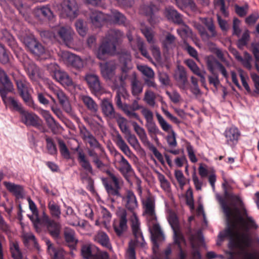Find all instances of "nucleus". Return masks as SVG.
Returning a JSON list of instances; mask_svg holds the SVG:
<instances>
[{"label": "nucleus", "instance_id": "f257e3e1", "mask_svg": "<svg viewBox=\"0 0 259 259\" xmlns=\"http://www.w3.org/2000/svg\"><path fill=\"white\" fill-rule=\"evenodd\" d=\"M218 199L227 218L228 227L219 234L217 244L220 245L224 238L228 237L229 247L237 249L243 259H259V252H249L247 250L252 244L256 242L259 245L258 237L254 240L252 238V234L259 229V226L248 215L240 198L231 194L228 196L227 201L219 196Z\"/></svg>", "mask_w": 259, "mask_h": 259}, {"label": "nucleus", "instance_id": "f03ea898", "mask_svg": "<svg viewBox=\"0 0 259 259\" xmlns=\"http://www.w3.org/2000/svg\"><path fill=\"white\" fill-rule=\"evenodd\" d=\"M144 213L147 215L148 225L152 237L153 251L152 259H161L158 253V240H164V235L157 222L155 212V199L150 196L146 197L142 201Z\"/></svg>", "mask_w": 259, "mask_h": 259}, {"label": "nucleus", "instance_id": "7ed1b4c3", "mask_svg": "<svg viewBox=\"0 0 259 259\" xmlns=\"http://www.w3.org/2000/svg\"><path fill=\"white\" fill-rule=\"evenodd\" d=\"M125 57L124 66L121 68V74L118 76H115L117 64L114 61H109L99 64L103 77L106 80L110 81V86L113 90L120 89L123 90L125 84V80L127 77V73L129 69V67L126 66L131 61V56L128 54H126Z\"/></svg>", "mask_w": 259, "mask_h": 259}, {"label": "nucleus", "instance_id": "20e7f679", "mask_svg": "<svg viewBox=\"0 0 259 259\" xmlns=\"http://www.w3.org/2000/svg\"><path fill=\"white\" fill-rule=\"evenodd\" d=\"M123 37V33L118 30H110L99 47L97 56L100 60H104L106 55H114L116 53L117 45Z\"/></svg>", "mask_w": 259, "mask_h": 259}, {"label": "nucleus", "instance_id": "39448f33", "mask_svg": "<svg viewBox=\"0 0 259 259\" xmlns=\"http://www.w3.org/2000/svg\"><path fill=\"white\" fill-rule=\"evenodd\" d=\"M13 78L18 91L24 102L30 107L33 106V101L29 94L30 84L27 81L26 77L18 73L13 74Z\"/></svg>", "mask_w": 259, "mask_h": 259}, {"label": "nucleus", "instance_id": "423d86ee", "mask_svg": "<svg viewBox=\"0 0 259 259\" xmlns=\"http://www.w3.org/2000/svg\"><path fill=\"white\" fill-rule=\"evenodd\" d=\"M61 7V16L70 20H74L79 14V6L76 0H63Z\"/></svg>", "mask_w": 259, "mask_h": 259}, {"label": "nucleus", "instance_id": "0eeeda50", "mask_svg": "<svg viewBox=\"0 0 259 259\" xmlns=\"http://www.w3.org/2000/svg\"><path fill=\"white\" fill-rule=\"evenodd\" d=\"M156 116L162 130L165 132L170 133V134L167 135L166 138V141L169 147L170 148L176 147L177 146L176 134L173 130L171 125L160 114L156 113Z\"/></svg>", "mask_w": 259, "mask_h": 259}, {"label": "nucleus", "instance_id": "6e6552de", "mask_svg": "<svg viewBox=\"0 0 259 259\" xmlns=\"http://www.w3.org/2000/svg\"><path fill=\"white\" fill-rule=\"evenodd\" d=\"M49 89L57 97L60 104L63 109L69 114L72 113V109L68 98L63 91L54 84H50Z\"/></svg>", "mask_w": 259, "mask_h": 259}, {"label": "nucleus", "instance_id": "1a4fd4ad", "mask_svg": "<svg viewBox=\"0 0 259 259\" xmlns=\"http://www.w3.org/2000/svg\"><path fill=\"white\" fill-rule=\"evenodd\" d=\"M0 81L3 84L0 87V95L4 103H6L7 94L14 90V86L5 71L0 68Z\"/></svg>", "mask_w": 259, "mask_h": 259}, {"label": "nucleus", "instance_id": "9d476101", "mask_svg": "<svg viewBox=\"0 0 259 259\" xmlns=\"http://www.w3.org/2000/svg\"><path fill=\"white\" fill-rule=\"evenodd\" d=\"M21 39L33 54L40 56L45 53V48L33 36L21 37Z\"/></svg>", "mask_w": 259, "mask_h": 259}, {"label": "nucleus", "instance_id": "9b49d317", "mask_svg": "<svg viewBox=\"0 0 259 259\" xmlns=\"http://www.w3.org/2000/svg\"><path fill=\"white\" fill-rule=\"evenodd\" d=\"M50 67L53 66L55 70L54 71V78L64 87H74L75 84L71 78L65 72L57 70L58 65L55 63L51 64Z\"/></svg>", "mask_w": 259, "mask_h": 259}, {"label": "nucleus", "instance_id": "f8f14e48", "mask_svg": "<svg viewBox=\"0 0 259 259\" xmlns=\"http://www.w3.org/2000/svg\"><path fill=\"white\" fill-rule=\"evenodd\" d=\"M226 144L234 147L238 143L241 136L239 130L234 126L227 127L223 133Z\"/></svg>", "mask_w": 259, "mask_h": 259}, {"label": "nucleus", "instance_id": "ddd939ff", "mask_svg": "<svg viewBox=\"0 0 259 259\" xmlns=\"http://www.w3.org/2000/svg\"><path fill=\"white\" fill-rule=\"evenodd\" d=\"M95 247L91 244H85L81 248V254L85 259H108V254L106 252L94 253Z\"/></svg>", "mask_w": 259, "mask_h": 259}, {"label": "nucleus", "instance_id": "4468645a", "mask_svg": "<svg viewBox=\"0 0 259 259\" xmlns=\"http://www.w3.org/2000/svg\"><path fill=\"white\" fill-rule=\"evenodd\" d=\"M22 63L30 79L32 81H37L40 77L38 68L27 57L24 59Z\"/></svg>", "mask_w": 259, "mask_h": 259}, {"label": "nucleus", "instance_id": "2eb2a0df", "mask_svg": "<svg viewBox=\"0 0 259 259\" xmlns=\"http://www.w3.org/2000/svg\"><path fill=\"white\" fill-rule=\"evenodd\" d=\"M57 33L63 42L68 47L73 45L74 32L70 27H61L57 30Z\"/></svg>", "mask_w": 259, "mask_h": 259}, {"label": "nucleus", "instance_id": "dca6fc26", "mask_svg": "<svg viewBox=\"0 0 259 259\" xmlns=\"http://www.w3.org/2000/svg\"><path fill=\"white\" fill-rule=\"evenodd\" d=\"M174 78L178 83L179 87L183 90L188 89V79L187 73L184 67L178 65L174 73Z\"/></svg>", "mask_w": 259, "mask_h": 259}, {"label": "nucleus", "instance_id": "f3484780", "mask_svg": "<svg viewBox=\"0 0 259 259\" xmlns=\"http://www.w3.org/2000/svg\"><path fill=\"white\" fill-rule=\"evenodd\" d=\"M120 218L118 223L113 225L114 230L118 236H120L127 228L126 212L124 209H120L117 212Z\"/></svg>", "mask_w": 259, "mask_h": 259}, {"label": "nucleus", "instance_id": "a211bd4d", "mask_svg": "<svg viewBox=\"0 0 259 259\" xmlns=\"http://www.w3.org/2000/svg\"><path fill=\"white\" fill-rule=\"evenodd\" d=\"M90 19L94 27H100L107 22V20H109V16L100 11L94 10L91 12Z\"/></svg>", "mask_w": 259, "mask_h": 259}, {"label": "nucleus", "instance_id": "6ab92c4d", "mask_svg": "<svg viewBox=\"0 0 259 259\" xmlns=\"http://www.w3.org/2000/svg\"><path fill=\"white\" fill-rule=\"evenodd\" d=\"M140 223L138 217L135 213H134L132 224L133 233L135 236L136 243L138 244H140L141 246H144L145 242L140 228Z\"/></svg>", "mask_w": 259, "mask_h": 259}, {"label": "nucleus", "instance_id": "aec40b11", "mask_svg": "<svg viewBox=\"0 0 259 259\" xmlns=\"http://www.w3.org/2000/svg\"><path fill=\"white\" fill-rule=\"evenodd\" d=\"M158 10V8L154 5H150L148 7L143 6L140 8L141 13L149 17L148 21L151 25H154L159 21V18L155 15V13Z\"/></svg>", "mask_w": 259, "mask_h": 259}, {"label": "nucleus", "instance_id": "412c9836", "mask_svg": "<svg viewBox=\"0 0 259 259\" xmlns=\"http://www.w3.org/2000/svg\"><path fill=\"white\" fill-rule=\"evenodd\" d=\"M21 120L26 125L37 126L39 125L38 117L36 115L23 109L20 113Z\"/></svg>", "mask_w": 259, "mask_h": 259}, {"label": "nucleus", "instance_id": "4be33fe9", "mask_svg": "<svg viewBox=\"0 0 259 259\" xmlns=\"http://www.w3.org/2000/svg\"><path fill=\"white\" fill-rule=\"evenodd\" d=\"M110 178L112 180V183L104 182V186L109 195L118 196L119 195V184L118 179L114 175L111 174Z\"/></svg>", "mask_w": 259, "mask_h": 259}, {"label": "nucleus", "instance_id": "5701e85b", "mask_svg": "<svg viewBox=\"0 0 259 259\" xmlns=\"http://www.w3.org/2000/svg\"><path fill=\"white\" fill-rule=\"evenodd\" d=\"M63 58L67 63L77 69H80L83 66V61L79 56L69 52L63 53Z\"/></svg>", "mask_w": 259, "mask_h": 259}, {"label": "nucleus", "instance_id": "b1692460", "mask_svg": "<svg viewBox=\"0 0 259 259\" xmlns=\"http://www.w3.org/2000/svg\"><path fill=\"white\" fill-rule=\"evenodd\" d=\"M207 66L212 73H213L215 69H218L226 79L229 78V74L225 67L215 59H209L207 61Z\"/></svg>", "mask_w": 259, "mask_h": 259}, {"label": "nucleus", "instance_id": "393cba45", "mask_svg": "<svg viewBox=\"0 0 259 259\" xmlns=\"http://www.w3.org/2000/svg\"><path fill=\"white\" fill-rule=\"evenodd\" d=\"M33 13L38 19H40L41 16L49 21L52 20L54 17L53 12L48 6L36 7L33 10Z\"/></svg>", "mask_w": 259, "mask_h": 259}, {"label": "nucleus", "instance_id": "a878e982", "mask_svg": "<svg viewBox=\"0 0 259 259\" xmlns=\"http://www.w3.org/2000/svg\"><path fill=\"white\" fill-rule=\"evenodd\" d=\"M46 226L50 234L54 238H57L60 232L61 225L47 217L44 219Z\"/></svg>", "mask_w": 259, "mask_h": 259}, {"label": "nucleus", "instance_id": "bb28decb", "mask_svg": "<svg viewBox=\"0 0 259 259\" xmlns=\"http://www.w3.org/2000/svg\"><path fill=\"white\" fill-rule=\"evenodd\" d=\"M4 186L7 189L12 193L17 199L22 198L24 195L23 187L20 185H17L9 182H4Z\"/></svg>", "mask_w": 259, "mask_h": 259}, {"label": "nucleus", "instance_id": "cd10ccee", "mask_svg": "<svg viewBox=\"0 0 259 259\" xmlns=\"http://www.w3.org/2000/svg\"><path fill=\"white\" fill-rule=\"evenodd\" d=\"M85 80L92 92L99 93L101 90V85L98 76L94 74H88L85 76Z\"/></svg>", "mask_w": 259, "mask_h": 259}, {"label": "nucleus", "instance_id": "c85d7f7f", "mask_svg": "<svg viewBox=\"0 0 259 259\" xmlns=\"http://www.w3.org/2000/svg\"><path fill=\"white\" fill-rule=\"evenodd\" d=\"M120 160L119 161V167L118 170L125 178H127L134 172V170L128 161L120 154Z\"/></svg>", "mask_w": 259, "mask_h": 259}, {"label": "nucleus", "instance_id": "c756f323", "mask_svg": "<svg viewBox=\"0 0 259 259\" xmlns=\"http://www.w3.org/2000/svg\"><path fill=\"white\" fill-rule=\"evenodd\" d=\"M167 220L174 231L175 242L179 243V241L178 240V238L182 235L178 231L179 222L176 214L174 213H169Z\"/></svg>", "mask_w": 259, "mask_h": 259}, {"label": "nucleus", "instance_id": "7c9ffc66", "mask_svg": "<svg viewBox=\"0 0 259 259\" xmlns=\"http://www.w3.org/2000/svg\"><path fill=\"white\" fill-rule=\"evenodd\" d=\"M123 199L126 201L125 207L128 210L133 211L138 208V202L133 192L128 191Z\"/></svg>", "mask_w": 259, "mask_h": 259}, {"label": "nucleus", "instance_id": "2f4dec72", "mask_svg": "<svg viewBox=\"0 0 259 259\" xmlns=\"http://www.w3.org/2000/svg\"><path fill=\"white\" fill-rule=\"evenodd\" d=\"M94 240L108 249H110L112 248L108 236L103 231L98 232L94 236Z\"/></svg>", "mask_w": 259, "mask_h": 259}, {"label": "nucleus", "instance_id": "473e14b6", "mask_svg": "<svg viewBox=\"0 0 259 259\" xmlns=\"http://www.w3.org/2000/svg\"><path fill=\"white\" fill-rule=\"evenodd\" d=\"M46 242L48 253L53 259H63L64 251L62 249L54 248L49 240H46Z\"/></svg>", "mask_w": 259, "mask_h": 259}, {"label": "nucleus", "instance_id": "72a5a7b5", "mask_svg": "<svg viewBox=\"0 0 259 259\" xmlns=\"http://www.w3.org/2000/svg\"><path fill=\"white\" fill-rule=\"evenodd\" d=\"M102 112L104 114L110 118L115 117V112L112 104L106 99L103 100L101 104Z\"/></svg>", "mask_w": 259, "mask_h": 259}, {"label": "nucleus", "instance_id": "f704fd0d", "mask_svg": "<svg viewBox=\"0 0 259 259\" xmlns=\"http://www.w3.org/2000/svg\"><path fill=\"white\" fill-rule=\"evenodd\" d=\"M157 98H159V101L161 103L163 102L161 96L158 94H155L150 90H147L145 93L144 100L149 106L154 107L155 105V100Z\"/></svg>", "mask_w": 259, "mask_h": 259}, {"label": "nucleus", "instance_id": "c9c22d12", "mask_svg": "<svg viewBox=\"0 0 259 259\" xmlns=\"http://www.w3.org/2000/svg\"><path fill=\"white\" fill-rule=\"evenodd\" d=\"M78 161L81 167L90 173H93L92 165L82 150L78 151Z\"/></svg>", "mask_w": 259, "mask_h": 259}, {"label": "nucleus", "instance_id": "e433bc0d", "mask_svg": "<svg viewBox=\"0 0 259 259\" xmlns=\"http://www.w3.org/2000/svg\"><path fill=\"white\" fill-rule=\"evenodd\" d=\"M22 237L24 244L26 246L32 245L34 247L39 249V245L34 235L31 232H23Z\"/></svg>", "mask_w": 259, "mask_h": 259}, {"label": "nucleus", "instance_id": "4c0bfd02", "mask_svg": "<svg viewBox=\"0 0 259 259\" xmlns=\"http://www.w3.org/2000/svg\"><path fill=\"white\" fill-rule=\"evenodd\" d=\"M114 141L124 154L128 157L131 156L132 152L119 134H117L115 137Z\"/></svg>", "mask_w": 259, "mask_h": 259}, {"label": "nucleus", "instance_id": "58836bf2", "mask_svg": "<svg viewBox=\"0 0 259 259\" xmlns=\"http://www.w3.org/2000/svg\"><path fill=\"white\" fill-rule=\"evenodd\" d=\"M108 16H109V20H107V22L110 23L122 24H124L125 22V17L116 10L112 11L111 14L108 15Z\"/></svg>", "mask_w": 259, "mask_h": 259}, {"label": "nucleus", "instance_id": "ea45409f", "mask_svg": "<svg viewBox=\"0 0 259 259\" xmlns=\"http://www.w3.org/2000/svg\"><path fill=\"white\" fill-rule=\"evenodd\" d=\"M132 125L134 131L139 136L140 140L144 144L149 143V140L144 128L140 126L136 122H133Z\"/></svg>", "mask_w": 259, "mask_h": 259}, {"label": "nucleus", "instance_id": "a19ab883", "mask_svg": "<svg viewBox=\"0 0 259 259\" xmlns=\"http://www.w3.org/2000/svg\"><path fill=\"white\" fill-rule=\"evenodd\" d=\"M165 15L168 20H171L176 23L181 24L183 22L180 15L175 10L172 9L166 10Z\"/></svg>", "mask_w": 259, "mask_h": 259}, {"label": "nucleus", "instance_id": "79ce46f5", "mask_svg": "<svg viewBox=\"0 0 259 259\" xmlns=\"http://www.w3.org/2000/svg\"><path fill=\"white\" fill-rule=\"evenodd\" d=\"M64 236L67 242L70 243L71 246L75 245L78 240L75 237V232L69 228H65L64 230Z\"/></svg>", "mask_w": 259, "mask_h": 259}, {"label": "nucleus", "instance_id": "37998d69", "mask_svg": "<svg viewBox=\"0 0 259 259\" xmlns=\"http://www.w3.org/2000/svg\"><path fill=\"white\" fill-rule=\"evenodd\" d=\"M141 31L149 44H154L155 43L154 32L151 28L141 24Z\"/></svg>", "mask_w": 259, "mask_h": 259}, {"label": "nucleus", "instance_id": "c03bdc74", "mask_svg": "<svg viewBox=\"0 0 259 259\" xmlns=\"http://www.w3.org/2000/svg\"><path fill=\"white\" fill-rule=\"evenodd\" d=\"M14 4L15 6V7L17 8V9L19 10V12L22 15L25 20L27 21L28 23H32V21L31 19V17L30 16L29 13L28 11L25 12L24 11L22 1L14 0Z\"/></svg>", "mask_w": 259, "mask_h": 259}, {"label": "nucleus", "instance_id": "a18cd8bd", "mask_svg": "<svg viewBox=\"0 0 259 259\" xmlns=\"http://www.w3.org/2000/svg\"><path fill=\"white\" fill-rule=\"evenodd\" d=\"M158 180L160 183V187L166 193L171 191L170 184L166 179L165 177L159 172H157Z\"/></svg>", "mask_w": 259, "mask_h": 259}, {"label": "nucleus", "instance_id": "49530a36", "mask_svg": "<svg viewBox=\"0 0 259 259\" xmlns=\"http://www.w3.org/2000/svg\"><path fill=\"white\" fill-rule=\"evenodd\" d=\"M40 113L45 118L49 127L53 131L57 126V124L55 119L51 115L50 112L47 110H41Z\"/></svg>", "mask_w": 259, "mask_h": 259}, {"label": "nucleus", "instance_id": "de8ad7c7", "mask_svg": "<svg viewBox=\"0 0 259 259\" xmlns=\"http://www.w3.org/2000/svg\"><path fill=\"white\" fill-rule=\"evenodd\" d=\"M239 77L240 78L243 87L244 88L245 90L248 93H250L251 90L247 82L249 79L248 76L246 72H245L242 69L239 68L237 69Z\"/></svg>", "mask_w": 259, "mask_h": 259}, {"label": "nucleus", "instance_id": "09e8293b", "mask_svg": "<svg viewBox=\"0 0 259 259\" xmlns=\"http://www.w3.org/2000/svg\"><path fill=\"white\" fill-rule=\"evenodd\" d=\"M82 100L89 110L93 112H96L98 110V105L95 101L87 96H83L81 97Z\"/></svg>", "mask_w": 259, "mask_h": 259}, {"label": "nucleus", "instance_id": "8fccbe9b", "mask_svg": "<svg viewBox=\"0 0 259 259\" xmlns=\"http://www.w3.org/2000/svg\"><path fill=\"white\" fill-rule=\"evenodd\" d=\"M48 208L50 211L51 215L53 217H55L57 219L60 218L61 214L60 207L54 201H51L49 202L48 204Z\"/></svg>", "mask_w": 259, "mask_h": 259}, {"label": "nucleus", "instance_id": "3c124183", "mask_svg": "<svg viewBox=\"0 0 259 259\" xmlns=\"http://www.w3.org/2000/svg\"><path fill=\"white\" fill-rule=\"evenodd\" d=\"M136 44L137 45V47L139 51H140V52L141 53L142 55L145 58H147L148 59H151V58L148 53V51L147 50L146 47L143 40L141 38L138 37L136 39Z\"/></svg>", "mask_w": 259, "mask_h": 259}, {"label": "nucleus", "instance_id": "603ef678", "mask_svg": "<svg viewBox=\"0 0 259 259\" xmlns=\"http://www.w3.org/2000/svg\"><path fill=\"white\" fill-rule=\"evenodd\" d=\"M75 26L78 34L82 36H84L87 32V27L84 21L81 19H78L75 22Z\"/></svg>", "mask_w": 259, "mask_h": 259}, {"label": "nucleus", "instance_id": "864d4df0", "mask_svg": "<svg viewBox=\"0 0 259 259\" xmlns=\"http://www.w3.org/2000/svg\"><path fill=\"white\" fill-rule=\"evenodd\" d=\"M138 69L147 78H154V72L150 67L143 65H138Z\"/></svg>", "mask_w": 259, "mask_h": 259}, {"label": "nucleus", "instance_id": "5fc2aeb1", "mask_svg": "<svg viewBox=\"0 0 259 259\" xmlns=\"http://www.w3.org/2000/svg\"><path fill=\"white\" fill-rule=\"evenodd\" d=\"M176 37L171 34H168L163 41V46L166 49H172L176 46Z\"/></svg>", "mask_w": 259, "mask_h": 259}, {"label": "nucleus", "instance_id": "6e6d98bb", "mask_svg": "<svg viewBox=\"0 0 259 259\" xmlns=\"http://www.w3.org/2000/svg\"><path fill=\"white\" fill-rule=\"evenodd\" d=\"M178 7L183 10L184 8L189 7L191 9L194 10L196 5L192 0H175Z\"/></svg>", "mask_w": 259, "mask_h": 259}, {"label": "nucleus", "instance_id": "4d7b16f0", "mask_svg": "<svg viewBox=\"0 0 259 259\" xmlns=\"http://www.w3.org/2000/svg\"><path fill=\"white\" fill-rule=\"evenodd\" d=\"M146 126L151 137L161 133L154 121L146 123Z\"/></svg>", "mask_w": 259, "mask_h": 259}, {"label": "nucleus", "instance_id": "13d9d810", "mask_svg": "<svg viewBox=\"0 0 259 259\" xmlns=\"http://www.w3.org/2000/svg\"><path fill=\"white\" fill-rule=\"evenodd\" d=\"M122 110L124 111L125 114L130 118H134L137 120H140L139 115L135 112L133 109L131 105L124 104L122 107Z\"/></svg>", "mask_w": 259, "mask_h": 259}, {"label": "nucleus", "instance_id": "bf43d9fd", "mask_svg": "<svg viewBox=\"0 0 259 259\" xmlns=\"http://www.w3.org/2000/svg\"><path fill=\"white\" fill-rule=\"evenodd\" d=\"M252 58L251 56L247 52H245L244 53V56L242 57V60L240 61V62L243 65V66L249 70L252 69L251 61Z\"/></svg>", "mask_w": 259, "mask_h": 259}, {"label": "nucleus", "instance_id": "052dcab7", "mask_svg": "<svg viewBox=\"0 0 259 259\" xmlns=\"http://www.w3.org/2000/svg\"><path fill=\"white\" fill-rule=\"evenodd\" d=\"M204 23L210 32V35H207V37L208 38L209 37H215L217 35V32L215 31V26L213 24L212 19H207L206 18H205Z\"/></svg>", "mask_w": 259, "mask_h": 259}, {"label": "nucleus", "instance_id": "680f3d73", "mask_svg": "<svg viewBox=\"0 0 259 259\" xmlns=\"http://www.w3.org/2000/svg\"><path fill=\"white\" fill-rule=\"evenodd\" d=\"M186 148L190 161L192 163L197 162L198 159L195 155V151L193 146L190 143H188L186 144Z\"/></svg>", "mask_w": 259, "mask_h": 259}, {"label": "nucleus", "instance_id": "e2e57ef3", "mask_svg": "<svg viewBox=\"0 0 259 259\" xmlns=\"http://www.w3.org/2000/svg\"><path fill=\"white\" fill-rule=\"evenodd\" d=\"M117 122L121 131L124 134H129L130 130L127 125V121L125 118L122 117H119L117 119Z\"/></svg>", "mask_w": 259, "mask_h": 259}, {"label": "nucleus", "instance_id": "0e129e2a", "mask_svg": "<svg viewBox=\"0 0 259 259\" xmlns=\"http://www.w3.org/2000/svg\"><path fill=\"white\" fill-rule=\"evenodd\" d=\"M125 138L128 141V143L135 149H138L140 147V144L136 137L131 134V131L129 134L125 135Z\"/></svg>", "mask_w": 259, "mask_h": 259}, {"label": "nucleus", "instance_id": "69168bd1", "mask_svg": "<svg viewBox=\"0 0 259 259\" xmlns=\"http://www.w3.org/2000/svg\"><path fill=\"white\" fill-rule=\"evenodd\" d=\"M250 38L249 32L248 30H246L243 33L242 37L238 40L237 42L238 47L239 49H243V48L245 46Z\"/></svg>", "mask_w": 259, "mask_h": 259}, {"label": "nucleus", "instance_id": "338daca9", "mask_svg": "<svg viewBox=\"0 0 259 259\" xmlns=\"http://www.w3.org/2000/svg\"><path fill=\"white\" fill-rule=\"evenodd\" d=\"M46 141L47 142V148L48 152L52 155L56 154L57 151V147L56 145L54 144L52 138L46 136Z\"/></svg>", "mask_w": 259, "mask_h": 259}, {"label": "nucleus", "instance_id": "774afa93", "mask_svg": "<svg viewBox=\"0 0 259 259\" xmlns=\"http://www.w3.org/2000/svg\"><path fill=\"white\" fill-rule=\"evenodd\" d=\"M132 88L133 94L135 96L138 95L143 91L141 83L136 79H134L132 82Z\"/></svg>", "mask_w": 259, "mask_h": 259}]
</instances>
